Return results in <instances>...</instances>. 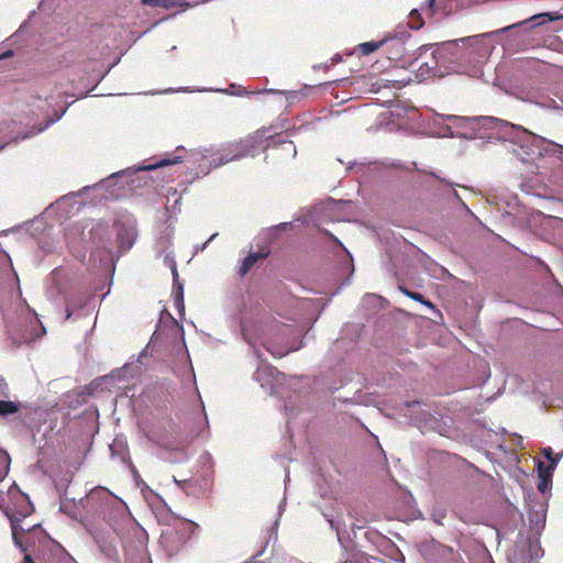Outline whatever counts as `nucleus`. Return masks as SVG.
I'll list each match as a JSON object with an SVG mask.
<instances>
[{"instance_id":"16","label":"nucleus","mask_w":563,"mask_h":563,"mask_svg":"<svg viewBox=\"0 0 563 563\" xmlns=\"http://www.w3.org/2000/svg\"><path fill=\"white\" fill-rule=\"evenodd\" d=\"M175 300L177 306H181L184 308V297H183V287L178 286L177 290L175 291Z\"/></svg>"},{"instance_id":"19","label":"nucleus","mask_w":563,"mask_h":563,"mask_svg":"<svg viewBox=\"0 0 563 563\" xmlns=\"http://www.w3.org/2000/svg\"><path fill=\"white\" fill-rule=\"evenodd\" d=\"M549 478H550V477H548V478L545 479V482L542 479V482L539 484V490H540V492H544V489H545V487H547V482H548V479H549Z\"/></svg>"},{"instance_id":"21","label":"nucleus","mask_w":563,"mask_h":563,"mask_svg":"<svg viewBox=\"0 0 563 563\" xmlns=\"http://www.w3.org/2000/svg\"><path fill=\"white\" fill-rule=\"evenodd\" d=\"M11 55H12V52H7V53L2 54L0 56V58H5V57L11 56Z\"/></svg>"},{"instance_id":"4","label":"nucleus","mask_w":563,"mask_h":563,"mask_svg":"<svg viewBox=\"0 0 563 563\" xmlns=\"http://www.w3.org/2000/svg\"><path fill=\"white\" fill-rule=\"evenodd\" d=\"M3 512L10 520L12 539L14 544L21 548L23 551H25L19 538V533H23L25 531V529L21 527V522L24 518H22L21 516H16V514H13L12 509L9 506L3 507Z\"/></svg>"},{"instance_id":"6","label":"nucleus","mask_w":563,"mask_h":563,"mask_svg":"<svg viewBox=\"0 0 563 563\" xmlns=\"http://www.w3.org/2000/svg\"><path fill=\"white\" fill-rule=\"evenodd\" d=\"M268 256V252L258 251L250 253L243 261L240 266L239 273L241 276H245L250 273V271L254 267V265L260 261L264 260Z\"/></svg>"},{"instance_id":"23","label":"nucleus","mask_w":563,"mask_h":563,"mask_svg":"<svg viewBox=\"0 0 563 563\" xmlns=\"http://www.w3.org/2000/svg\"><path fill=\"white\" fill-rule=\"evenodd\" d=\"M119 240H120V247H123V236L119 235Z\"/></svg>"},{"instance_id":"13","label":"nucleus","mask_w":563,"mask_h":563,"mask_svg":"<svg viewBox=\"0 0 563 563\" xmlns=\"http://www.w3.org/2000/svg\"><path fill=\"white\" fill-rule=\"evenodd\" d=\"M400 290H401V291H402L407 297H409V298H411V299H413V300H416V301H418V302H421V303L426 305V306H427V307H429V308H432V309L434 308V305H433L431 301H429V300L424 299V297H423L421 294L410 291V290H408V289H406V288H402V287H400Z\"/></svg>"},{"instance_id":"9","label":"nucleus","mask_w":563,"mask_h":563,"mask_svg":"<svg viewBox=\"0 0 563 563\" xmlns=\"http://www.w3.org/2000/svg\"><path fill=\"white\" fill-rule=\"evenodd\" d=\"M19 411V405L11 400H0V417L14 415Z\"/></svg>"},{"instance_id":"11","label":"nucleus","mask_w":563,"mask_h":563,"mask_svg":"<svg viewBox=\"0 0 563 563\" xmlns=\"http://www.w3.org/2000/svg\"><path fill=\"white\" fill-rule=\"evenodd\" d=\"M180 162H181V157L180 156H174L172 158L168 157V158L161 159L159 162H157L155 164L145 166V167H143V169H146V170L155 169V168H158V167H164V166H168V165L178 164Z\"/></svg>"},{"instance_id":"25","label":"nucleus","mask_w":563,"mask_h":563,"mask_svg":"<svg viewBox=\"0 0 563 563\" xmlns=\"http://www.w3.org/2000/svg\"><path fill=\"white\" fill-rule=\"evenodd\" d=\"M131 245H132V242H130V241H129V242L126 243V246H124V250L130 249V247H131Z\"/></svg>"},{"instance_id":"2","label":"nucleus","mask_w":563,"mask_h":563,"mask_svg":"<svg viewBox=\"0 0 563 563\" xmlns=\"http://www.w3.org/2000/svg\"><path fill=\"white\" fill-rule=\"evenodd\" d=\"M199 526L187 519L177 521L172 529L161 536V544L169 556L178 554L195 536Z\"/></svg>"},{"instance_id":"14","label":"nucleus","mask_w":563,"mask_h":563,"mask_svg":"<svg viewBox=\"0 0 563 563\" xmlns=\"http://www.w3.org/2000/svg\"><path fill=\"white\" fill-rule=\"evenodd\" d=\"M378 47H379V43L365 42V43H361L357 46V51L360 52L361 55H369L373 52H375Z\"/></svg>"},{"instance_id":"24","label":"nucleus","mask_w":563,"mask_h":563,"mask_svg":"<svg viewBox=\"0 0 563 563\" xmlns=\"http://www.w3.org/2000/svg\"><path fill=\"white\" fill-rule=\"evenodd\" d=\"M166 422H167V424L170 427V426H172V423H173L172 418H170V417H168V418L166 419Z\"/></svg>"},{"instance_id":"22","label":"nucleus","mask_w":563,"mask_h":563,"mask_svg":"<svg viewBox=\"0 0 563 563\" xmlns=\"http://www.w3.org/2000/svg\"><path fill=\"white\" fill-rule=\"evenodd\" d=\"M70 316H71V311H70V310H69V308L67 307V308H66V318L68 319V318H70Z\"/></svg>"},{"instance_id":"26","label":"nucleus","mask_w":563,"mask_h":563,"mask_svg":"<svg viewBox=\"0 0 563 563\" xmlns=\"http://www.w3.org/2000/svg\"><path fill=\"white\" fill-rule=\"evenodd\" d=\"M174 278L177 279L178 278V273L176 271V268L174 269Z\"/></svg>"},{"instance_id":"10","label":"nucleus","mask_w":563,"mask_h":563,"mask_svg":"<svg viewBox=\"0 0 563 563\" xmlns=\"http://www.w3.org/2000/svg\"><path fill=\"white\" fill-rule=\"evenodd\" d=\"M424 22L420 12L417 9L411 10L408 20V26L412 30H419L423 26Z\"/></svg>"},{"instance_id":"8","label":"nucleus","mask_w":563,"mask_h":563,"mask_svg":"<svg viewBox=\"0 0 563 563\" xmlns=\"http://www.w3.org/2000/svg\"><path fill=\"white\" fill-rule=\"evenodd\" d=\"M451 0H429L427 5L428 15L432 16L438 11H445Z\"/></svg>"},{"instance_id":"7","label":"nucleus","mask_w":563,"mask_h":563,"mask_svg":"<svg viewBox=\"0 0 563 563\" xmlns=\"http://www.w3.org/2000/svg\"><path fill=\"white\" fill-rule=\"evenodd\" d=\"M65 560V551L57 544H51V547L43 552L41 563H63Z\"/></svg>"},{"instance_id":"17","label":"nucleus","mask_w":563,"mask_h":563,"mask_svg":"<svg viewBox=\"0 0 563 563\" xmlns=\"http://www.w3.org/2000/svg\"><path fill=\"white\" fill-rule=\"evenodd\" d=\"M148 432H150V437L152 439H158L161 437V433L157 430L156 423H154V422L151 424Z\"/></svg>"},{"instance_id":"1","label":"nucleus","mask_w":563,"mask_h":563,"mask_svg":"<svg viewBox=\"0 0 563 563\" xmlns=\"http://www.w3.org/2000/svg\"><path fill=\"white\" fill-rule=\"evenodd\" d=\"M256 147V140L247 137L219 150H205L201 154V161H208V168H214L229 162L254 155Z\"/></svg>"},{"instance_id":"5","label":"nucleus","mask_w":563,"mask_h":563,"mask_svg":"<svg viewBox=\"0 0 563 563\" xmlns=\"http://www.w3.org/2000/svg\"><path fill=\"white\" fill-rule=\"evenodd\" d=\"M542 454L549 460V465L545 467L542 462H539L538 472H539V476L541 478H543V481L545 482V479L548 477L552 476V472L556 467V465L560 461V456L554 455L553 451L550 446L542 449Z\"/></svg>"},{"instance_id":"3","label":"nucleus","mask_w":563,"mask_h":563,"mask_svg":"<svg viewBox=\"0 0 563 563\" xmlns=\"http://www.w3.org/2000/svg\"><path fill=\"white\" fill-rule=\"evenodd\" d=\"M9 498L12 505L8 506L12 509L13 514H16V516L26 518L33 512V505L30 501L29 496L22 493L19 488L10 489Z\"/></svg>"},{"instance_id":"20","label":"nucleus","mask_w":563,"mask_h":563,"mask_svg":"<svg viewBox=\"0 0 563 563\" xmlns=\"http://www.w3.org/2000/svg\"><path fill=\"white\" fill-rule=\"evenodd\" d=\"M22 563H35L30 554H25Z\"/></svg>"},{"instance_id":"18","label":"nucleus","mask_w":563,"mask_h":563,"mask_svg":"<svg viewBox=\"0 0 563 563\" xmlns=\"http://www.w3.org/2000/svg\"><path fill=\"white\" fill-rule=\"evenodd\" d=\"M539 16H540V15H533V16H531V18H530V20H536V19H538ZM528 21H529V19H527V20L522 21V23H526V22H528ZM520 24H521V22H520ZM517 25H519V23H516V24L510 25V26H506V27H504V29H503V31H507V30H509V29H511V27H514V26H517Z\"/></svg>"},{"instance_id":"15","label":"nucleus","mask_w":563,"mask_h":563,"mask_svg":"<svg viewBox=\"0 0 563 563\" xmlns=\"http://www.w3.org/2000/svg\"><path fill=\"white\" fill-rule=\"evenodd\" d=\"M9 463L10 457L8 454H0V464L2 465V470H0V481L4 478L9 472Z\"/></svg>"},{"instance_id":"12","label":"nucleus","mask_w":563,"mask_h":563,"mask_svg":"<svg viewBox=\"0 0 563 563\" xmlns=\"http://www.w3.org/2000/svg\"><path fill=\"white\" fill-rule=\"evenodd\" d=\"M143 5L151 7H161V8H172L177 5V0H142Z\"/></svg>"}]
</instances>
